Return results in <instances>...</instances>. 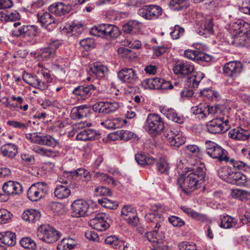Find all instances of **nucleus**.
Wrapping results in <instances>:
<instances>
[{"label": "nucleus", "mask_w": 250, "mask_h": 250, "mask_svg": "<svg viewBox=\"0 0 250 250\" xmlns=\"http://www.w3.org/2000/svg\"><path fill=\"white\" fill-rule=\"evenodd\" d=\"M206 151L210 157L217 160L219 162H227L229 160L227 151L213 142H206Z\"/></svg>", "instance_id": "obj_6"}, {"label": "nucleus", "mask_w": 250, "mask_h": 250, "mask_svg": "<svg viewBox=\"0 0 250 250\" xmlns=\"http://www.w3.org/2000/svg\"><path fill=\"white\" fill-rule=\"evenodd\" d=\"M250 24L243 21L238 20L230 25V30L233 31V34H240L241 33H247L249 31Z\"/></svg>", "instance_id": "obj_35"}, {"label": "nucleus", "mask_w": 250, "mask_h": 250, "mask_svg": "<svg viewBox=\"0 0 250 250\" xmlns=\"http://www.w3.org/2000/svg\"><path fill=\"white\" fill-rule=\"evenodd\" d=\"M38 21L42 26H47L51 24H57V21L49 12L38 13Z\"/></svg>", "instance_id": "obj_34"}, {"label": "nucleus", "mask_w": 250, "mask_h": 250, "mask_svg": "<svg viewBox=\"0 0 250 250\" xmlns=\"http://www.w3.org/2000/svg\"><path fill=\"white\" fill-rule=\"evenodd\" d=\"M160 111L167 119L176 123L182 124L185 121V118L183 116L178 115L173 109L163 107L161 109Z\"/></svg>", "instance_id": "obj_31"}, {"label": "nucleus", "mask_w": 250, "mask_h": 250, "mask_svg": "<svg viewBox=\"0 0 250 250\" xmlns=\"http://www.w3.org/2000/svg\"><path fill=\"white\" fill-rule=\"evenodd\" d=\"M72 215L76 217L88 215L89 204L83 199L75 200L71 205Z\"/></svg>", "instance_id": "obj_16"}, {"label": "nucleus", "mask_w": 250, "mask_h": 250, "mask_svg": "<svg viewBox=\"0 0 250 250\" xmlns=\"http://www.w3.org/2000/svg\"><path fill=\"white\" fill-rule=\"evenodd\" d=\"M184 1L185 0H170L169 2L170 6L174 10H181L183 7L181 4L184 3Z\"/></svg>", "instance_id": "obj_63"}, {"label": "nucleus", "mask_w": 250, "mask_h": 250, "mask_svg": "<svg viewBox=\"0 0 250 250\" xmlns=\"http://www.w3.org/2000/svg\"><path fill=\"white\" fill-rule=\"evenodd\" d=\"M204 77V74L198 73L192 75L189 79V82L192 87H197L201 80Z\"/></svg>", "instance_id": "obj_55"}, {"label": "nucleus", "mask_w": 250, "mask_h": 250, "mask_svg": "<svg viewBox=\"0 0 250 250\" xmlns=\"http://www.w3.org/2000/svg\"><path fill=\"white\" fill-rule=\"evenodd\" d=\"M52 45H49L46 47L42 48L39 53L41 58L46 60L53 58L55 53H54V47Z\"/></svg>", "instance_id": "obj_44"}, {"label": "nucleus", "mask_w": 250, "mask_h": 250, "mask_svg": "<svg viewBox=\"0 0 250 250\" xmlns=\"http://www.w3.org/2000/svg\"><path fill=\"white\" fill-rule=\"evenodd\" d=\"M243 71V64L240 61H230L225 63L223 71L224 75L232 80L237 77Z\"/></svg>", "instance_id": "obj_13"}, {"label": "nucleus", "mask_w": 250, "mask_h": 250, "mask_svg": "<svg viewBox=\"0 0 250 250\" xmlns=\"http://www.w3.org/2000/svg\"><path fill=\"white\" fill-rule=\"evenodd\" d=\"M206 169L203 166H194L189 173L180 176L177 183L185 193L189 194L201 187L205 181Z\"/></svg>", "instance_id": "obj_1"}, {"label": "nucleus", "mask_w": 250, "mask_h": 250, "mask_svg": "<svg viewBox=\"0 0 250 250\" xmlns=\"http://www.w3.org/2000/svg\"><path fill=\"white\" fill-rule=\"evenodd\" d=\"M41 212L36 209H27L24 211L22 214V218L29 222L35 223L39 221L41 218Z\"/></svg>", "instance_id": "obj_37"}, {"label": "nucleus", "mask_w": 250, "mask_h": 250, "mask_svg": "<svg viewBox=\"0 0 250 250\" xmlns=\"http://www.w3.org/2000/svg\"><path fill=\"white\" fill-rule=\"evenodd\" d=\"M0 241L9 246H13L16 243V235L10 231L1 232L0 233Z\"/></svg>", "instance_id": "obj_38"}, {"label": "nucleus", "mask_w": 250, "mask_h": 250, "mask_svg": "<svg viewBox=\"0 0 250 250\" xmlns=\"http://www.w3.org/2000/svg\"><path fill=\"white\" fill-rule=\"evenodd\" d=\"M232 171L231 168L229 167H225L218 171V175L220 178L228 183Z\"/></svg>", "instance_id": "obj_51"}, {"label": "nucleus", "mask_w": 250, "mask_h": 250, "mask_svg": "<svg viewBox=\"0 0 250 250\" xmlns=\"http://www.w3.org/2000/svg\"><path fill=\"white\" fill-rule=\"evenodd\" d=\"M81 46L86 51H88L95 47L94 40L92 38H87L80 42Z\"/></svg>", "instance_id": "obj_52"}, {"label": "nucleus", "mask_w": 250, "mask_h": 250, "mask_svg": "<svg viewBox=\"0 0 250 250\" xmlns=\"http://www.w3.org/2000/svg\"><path fill=\"white\" fill-rule=\"evenodd\" d=\"M117 75L119 79L124 83L134 84L138 81L137 72L132 68H123Z\"/></svg>", "instance_id": "obj_17"}, {"label": "nucleus", "mask_w": 250, "mask_h": 250, "mask_svg": "<svg viewBox=\"0 0 250 250\" xmlns=\"http://www.w3.org/2000/svg\"><path fill=\"white\" fill-rule=\"evenodd\" d=\"M213 25L212 19H208L201 23L197 32L200 36L207 38L213 34Z\"/></svg>", "instance_id": "obj_30"}, {"label": "nucleus", "mask_w": 250, "mask_h": 250, "mask_svg": "<svg viewBox=\"0 0 250 250\" xmlns=\"http://www.w3.org/2000/svg\"><path fill=\"white\" fill-rule=\"evenodd\" d=\"M176 74L188 75L194 70V66L190 62L184 61H178L173 67Z\"/></svg>", "instance_id": "obj_25"}, {"label": "nucleus", "mask_w": 250, "mask_h": 250, "mask_svg": "<svg viewBox=\"0 0 250 250\" xmlns=\"http://www.w3.org/2000/svg\"><path fill=\"white\" fill-rule=\"evenodd\" d=\"M168 221L174 227H182L185 225V223L180 218L172 216L168 218Z\"/></svg>", "instance_id": "obj_61"}, {"label": "nucleus", "mask_w": 250, "mask_h": 250, "mask_svg": "<svg viewBox=\"0 0 250 250\" xmlns=\"http://www.w3.org/2000/svg\"><path fill=\"white\" fill-rule=\"evenodd\" d=\"M63 177L66 178L67 180H64L62 178H59V182L62 184H67L69 181L71 179L75 180H82L83 181H89L91 180V176L89 172L84 168H78L74 171H65L63 173Z\"/></svg>", "instance_id": "obj_12"}, {"label": "nucleus", "mask_w": 250, "mask_h": 250, "mask_svg": "<svg viewBox=\"0 0 250 250\" xmlns=\"http://www.w3.org/2000/svg\"><path fill=\"white\" fill-rule=\"evenodd\" d=\"M13 215L5 209H0V224H4L9 222Z\"/></svg>", "instance_id": "obj_54"}, {"label": "nucleus", "mask_w": 250, "mask_h": 250, "mask_svg": "<svg viewBox=\"0 0 250 250\" xmlns=\"http://www.w3.org/2000/svg\"><path fill=\"white\" fill-rule=\"evenodd\" d=\"M98 202L103 207L110 209L116 208L118 207V204L116 202L106 198L99 199Z\"/></svg>", "instance_id": "obj_49"}, {"label": "nucleus", "mask_w": 250, "mask_h": 250, "mask_svg": "<svg viewBox=\"0 0 250 250\" xmlns=\"http://www.w3.org/2000/svg\"><path fill=\"white\" fill-rule=\"evenodd\" d=\"M121 140L128 141L136 136L132 132L128 130H121L117 132Z\"/></svg>", "instance_id": "obj_58"}, {"label": "nucleus", "mask_w": 250, "mask_h": 250, "mask_svg": "<svg viewBox=\"0 0 250 250\" xmlns=\"http://www.w3.org/2000/svg\"><path fill=\"white\" fill-rule=\"evenodd\" d=\"M54 195L59 199L68 198L71 194V191L68 186L63 185H57L54 190Z\"/></svg>", "instance_id": "obj_39"}, {"label": "nucleus", "mask_w": 250, "mask_h": 250, "mask_svg": "<svg viewBox=\"0 0 250 250\" xmlns=\"http://www.w3.org/2000/svg\"><path fill=\"white\" fill-rule=\"evenodd\" d=\"M228 183L238 186H245L247 183L246 176L241 172L232 171Z\"/></svg>", "instance_id": "obj_33"}, {"label": "nucleus", "mask_w": 250, "mask_h": 250, "mask_svg": "<svg viewBox=\"0 0 250 250\" xmlns=\"http://www.w3.org/2000/svg\"><path fill=\"white\" fill-rule=\"evenodd\" d=\"M117 52L122 58L130 59L134 55V52L125 47H119Z\"/></svg>", "instance_id": "obj_56"}, {"label": "nucleus", "mask_w": 250, "mask_h": 250, "mask_svg": "<svg viewBox=\"0 0 250 250\" xmlns=\"http://www.w3.org/2000/svg\"><path fill=\"white\" fill-rule=\"evenodd\" d=\"M2 190L7 195H14L22 192V187L18 182L9 181L4 183Z\"/></svg>", "instance_id": "obj_26"}, {"label": "nucleus", "mask_w": 250, "mask_h": 250, "mask_svg": "<svg viewBox=\"0 0 250 250\" xmlns=\"http://www.w3.org/2000/svg\"><path fill=\"white\" fill-rule=\"evenodd\" d=\"M163 208L161 207L155 208L150 210L145 215L146 220L147 222L152 223L151 227L154 226V229L146 233L147 240L151 242H161L165 240L164 233L160 229L164 217L161 214Z\"/></svg>", "instance_id": "obj_2"}, {"label": "nucleus", "mask_w": 250, "mask_h": 250, "mask_svg": "<svg viewBox=\"0 0 250 250\" xmlns=\"http://www.w3.org/2000/svg\"><path fill=\"white\" fill-rule=\"evenodd\" d=\"M138 27V25L136 21H130L123 25V30L126 33L133 34L137 31Z\"/></svg>", "instance_id": "obj_47"}, {"label": "nucleus", "mask_w": 250, "mask_h": 250, "mask_svg": "<svg viewBox=\"0 0 250 250\" xmlns=\"http://www.w3.org/2000/svg\"><path fill=\"white\" fill-rule=\"evenodd\" d=\"M221 223L220 226L224 229H230L236 227L237 220L229 215L220 217Z\"/></svg>", "instance_id": "obj_41"}, {"label": "nucleus", "mask_w": 250, "mask_h": 250, "mask_svg": "<svg viewBox=\"0 0 250 250\" xmlns=\"http://www.w3.org/2000/svg\"><path fill=\"white\" fill-rule=\"evenodd\" d=\"M92 35L106 39L116 38L120 34L119 28L113 24H102L93 27L91 30Z\"/></svg>", "instance_id": "obj_5"}, {"label": "nucleus", "mask_w": 250, "mask_h": 250, "mask_svg": "<svg viewBox=\"0 0 250 250\" xmlns=\"http://www.w3.org/2000/svg\"><path fill=\"white\" fill-rule=\"evenodd\" d=\"M97 178L99 180L104 182L108 184H111L113 186L117 185L116 181L113 178V177L109 176L106 174L97 172L96 174Z\"/></svg>", "instance_id": "obj_48"}, {"label": "nucleus", "mask_w": 250, "mask_h": 250, "mask_svg": "<svg viewBox=\"0 0 250 250\" xmlns=\"http://www.w3.org/2000/svg\"><path fill=\"white\" fill-rule=\"evenodd\" d=\"M94 193L97 196H108L111 195V190L108 188L103 186L95 188Z\"/></svg>", "instance_id": "obj_59"}, {"label": "nucleus", "mask_w": 250, "mask_h": 250, "mask_svg": "<svg viewBox=\"0 0 250 250\" xmlns=\"http://www.w3.org/2000/svg\"><path fill=\"white\" fill-rule=\"evenodd\" d=\"M121 216L131 226H136L138 224L139 220L136 210L131 206H124L122 209Z\"/></svg>", "instance_id": "obj_19"}, {"label": "nucleus", "mask_w": 250, "mask_h": 250, "mask_svg": "<svg viewBox=\"0 0 250 250\" xmlns=\"http://www.w3.org/2000/svg\"><path fill=\"white\" fill-rule=\"evenodd\" d=\"M236 169L246 171L249 168V166L244 162L240 161H236L234 159H229V161Z\"/></svg>", "instance_id": "obj_50"}, {"label": "nucleus", "mask_w": 250, "mask_h": 250, "mask_svg": "<svg viewBox=\"0 0 250 250\" xmlns=\"http://www.w3.org/2000/svg\"><path fill=\"white\" fill-rule=\"evenodd\" d=\"M161 78H154L145 80L142 85L145 89H159Z\"/></svg>", "instance_id": "obj_43"}, {"label": "nucleus", "mask_w": 250, "mask_h": 250, "mask_svg": "<svg viewBox=\"0 0 250 250\" xmlns=\"http://www.w3.org/2000/svg\"><path fill=\"white\" fill-rule=\"evenodd\" d=\"M184 32L185 30L183 27L176 25L174 26V30L170 32V35L173 39H178L184 35Z\"/></svg>", "instance_id": "obj_57"}, {"label": "nucleus", "mask_w": 250, "mask_h": 250, "mask_svg": "<svg viewBox=\"0 0 250 250\" xmlns=\"http://www.w3.org/2000/svg\"><path fill=\"white\" fill-rule=\"evenodd\" d=\"M37 236L40 240L51 244L56 242L61 233L49 226L42 225L38 229Z\"/></svg>", "instance_id": "obj_10"}, {"label": "nucleus", "mask_w": 250, "mask_h": 250, "mask_svg": "<svg viewBox=\"0 0 250 250\" xmlns=\"http://www.w3.org/2000/svg\"><path fill=\"white\" fill-rule=\"evenodd\" d=\"M88 114V108L86 105H81L72 108L71 116L73 119H81L85 117Z\"/></svg>", "instance_id": "obj_36"}, {"label": "nucleus", "mask_w": 250, "mask_h": 250, "mask_svg": "<svg viewBox=\"0 0 250 250\" xmlns=\"http://www.w3.org/2000/svg\"><path fill=\"white\" fill-rule=\"evenodd\" d=\"M200 94L201 95L205 96L208 100L211 101L217 99L219 96V94L217 92L212 90L209 88L201 90Z\"/></svg>", "instance_id": "obj_53"}, {"label": "nucleus", "mask_w": 250, "mask_h": 250, "mask_svg": "<svg viewBox=\"0 0 250 250\" xmlns=\"http://www.w3.org/2000/svg\"><path fill=\"white\" fill-rule=\"evenodd\" d=\"M228 42L236 47L250 48V32L233 34L228 39Z\"/></svg>", "instance_id": "obj_15"}, {"label": "nucleus", "mask_w": 250, "mask_h": 250, "mask_svg": "<svg viewBox=\"0 0 250 250\" xmlns=\"http://www.w3.org/2000/svg\"><path fill=\"white\" fill-rule=\"evenodd\" d=\"M164 123L160 115L149 113L146 123V129L152 136H156L161 133L164 128Z\"/></svg>", "instance_id": "obj_8"}, {"label": "nucleus", "mask_w": 250, "mask_h": 250, "mask_svg": "<svg viewBox=\"0 0 250 250\" xmlns=\"http://www.w3.org/2000/svg\"><path fill=\"white\" fill-rule=\"evenodd\" d=\"M22 80L27 84L41 90H44L48 88V84L41 80L36 75L24 73L22 75Z\"/></svg>", "instance_id": "obj_21"}, {"label": "nucleus", "mask_w": 250, "mask_h": 250, "mask_svg": "<svg viewBox=\"0 0 250 250\" xmlns=\"http://www.w3.org/2000/svg\"><path fill=\"white\" fill-rule=\"evenodd\" d=\"M76 244V241L71 238H63L58 244V250H71L73 249Z\"/></svg>", "instance_id": "obj_42"}, {"label": "nucleus", "mask_w": 250, "mask_h": 250, "mask_svg": "<svg viewBox=\"0 0 250 250\" xmlns=\"http://www.w3.org/2000/svg\"><path fill=\"white\" fill-rule=\"evenodd\" d=\"M71 9V5L58 2L50 5L48 10L50 12L57 16H62L68 13Z\"/></svg>", "instance_id": "obj_28"}, {"label": "nucleus", "mask_w": 250, "mask_h": 250, "mask_svg": "<svg viewBox=\"0 0 250 250\" xmlns=\"http://www.w3.org/2000/svg\"><path fill=\"white\" fill-rule=\"evenodd\" d=\"M107 72V67L99 63H95L90 67L89 70V73H91L99 79L104 78Z\"/></svg>", "instance_id": "obj_32"}, {"label": "nucleus", "mask_w": 250, "mask_h": 250, "mask_svg": "<svg viewBox=\"0 0 250 250\" xmlns=\"http://www.w3.org/2000/svg\"><path fill=\"white\" fill-rule=\"evenodd\" d=\"M106 244L110 245L112 248L119 250H128L129 245L128 243L120 240L115 235L107 237L104 240Z\"/></svg>", "instance_id": "obj_27"}, {"label": "nucleus", "mask_w": 250, "mask_h": 250, "mask_svg": "<svg viewBox=\"0 0 250 250\" xmlns=\"http://www.w3.org/2000/svg\"><path fill=\"white\" fill-rule=\"evenodd\" d=\"M191 112L197 116V118L201 119L205 118V104H199L192 107Z\"/></svg>", "instance_id": "obj_46"}, {"label": "nucleus", "mask_w": 250, "mask_h": 250, "mask_svg": "<svg viewBox=\"0 0 250 250\" xmlns=\"http://www.w3.org/2000/svg\"><path fill=\"white\" fill-rule=\"evenodd\" d=\"M171 146L178 147L186 142V138L181 131L175 129L167 130L164 134Z\"/></svg>", "instance_id": "obj_14"}, {"label": "nucleus", "mask_w": 250, "mask_h": 250, "mask_svg": "<svg viewBox=\"0 0 250 250\" xmlns=\"http://www.w3.org/2000/svg\"><path fill=\"white\" fill-rule=\"evenodd\" d=\"M229 138L237 141H246L250 138V129H246L236 127L230 129L228 132Z\"/></svg>", "instance_id": "obj_24"}, {"label": "nucleus", "mask_w": 250, "mask_h": 250, "mask_svg": "<svg viewBox=\"0 0 250 250\" xmlns=\"http://www.w3.org/2000/svg\"><path fill=\"white\" fill-rule=\"evenodd\" d=\"M48 187L44 182L32 184L27 191V196L31 201L35 202L44 198L48 193Z\"/></svg>", "instance_id": "obj_11"}, {"label": "nucleus", "mask_w": 250, "mask_h": 250, "mask_svg": "<svg viewBox=\"0 0 250 250\" xmlns=\"http://www.w3.org/2000/svg\"><path fill=\"white\" fill-rule=\"evenodd\" d=\"M167 50V48L164 45L154 46L152 47V50L154 54L159 57L164 54Z\"/></svg>", "instance_id": "obj_62"}, {"label": "nucleus", "mask_w": 250, "mask_h": 250, "mask_svg": "<svg viewBox=\"0 0 250 250\" xmlns=\"http://www.w3.org/2000/svg\"><path fill=\"white\" fill-rule=\"evenodd\" d=\"M0 152L3 157L13 159L18 153V147L15 144L7 143L0 147Z\"/></svg>", "instance_id": "obj_29"}, {"label": "nucleus", "mask_w": 250, "mask_h": 250, "mask_svg": "<svg viewBox=\"0 0 250 250\" xmlns=\"http://www.w3.org/2000/svg\"><path fill=\"white\" fill-rule=\"evenodd\" d=\"M30 139L34 143L55 147L58 144V142L50 135L41 136L37 132L29 134Z\"/></svg>", "instance_id": "obj_20"}, {"label": "nucleus", "mask_w": 250, "mask_h": 250, "mask_svg": "<svg viewBox=\"0 0 250 250\" xmlns=\"http://www.w3.org/2000/svg\"><path fill=\"white\" fill-rule=\"evenodd\" d=\"M135 160L138 164L142 166H151L156 164L158 171L161 173L167 174L169 171V165L165 159H154L153 157L138 153L135 155Z\"/></svg>", "instance_id": "obj_4"}, {"label": "nucleus", "mask_w": 250, "mask_h": 250, "mask_svg": "<svg viewBox=\"0 0 250 250\" xmlns=\"http://www.w3.org/2000/svg\"><path fill=\"white\" fill-rule=\"evenodd\" d=\"M20 243L22 247L28 250H34L37 248L36 243L29 237L22 238Z\"/></svg>", "instance_id": "obj_45"}, {"label": "nucleus", "mask_w": 250, "mask_h": 250, "mask_svg": "<svg viewBox=\"0 0 250 250\" xmlns=\"http://www.w3.org/2000/svg\"><path fill=\"white\" fill-rule=\"evenodd\" d=\"M96 90V87L93 84L83 85L75 87L72 93L78 99L85 100L91 96Z\"/></svg>", "instance_id": "obj_22"}, {"label": "nucleus", "mask_w": 250, "mask_h": 250, "mask_svg": "<svg viewBox=\"0 0 250 250\" xmlns=\"http://www.w3.org/2000/svg\"><path fill=\"white\" fill-rule=\"evenodd\" d=\"M228 116L220 117L212 119L207 125L208 131L211 134H220L227 131L230 127Z\"/></svg>", "instance_id": "obj_9"}, {"label": "nucleus", "mask_w": 250, "mask_h": 250, "mask_svg": "<svg viewBox=\"0 0 250 250\" xmlns=\"http://www.w3.org/2000/svg\"><path fill=\"white\" fill-rule=\"evenodd\" d=\"M182 210L192 219L200 222H204L207 219L206 216L186 206L181 207Z\"/></svg>", "instance_id": "obj_40"}, {"label": "nucleus", "mask_w": 250, "mask_h": 250, "mask_svg": "<svg viewBox=\"0 0 250 250\" xmlns=\"http://www.w3.org/2000/svg\"><path fill=\"white\" fill-rule=\"evenodd\" d=\"M104 214H97L94 218L91 219L89 222V225L93 229L99 231L106 230L109 225L105 220Z\"/></svg>", "instance_id": "obj_23"}, {"label": "nucleus", "mask_w": 250, "mask_h": 250, "mask_svg": "<svg viewBox=\"0 0 250 250\" xmlns=\"http://www.w3.org/2000/svg\"><path fill=\"white\" fill-rule=\"evenodd\" d=\"M119 107L117 102H99L93 104V110L95 112L104 114H111L116 111Z\"/></svg>", "instance_id": "obj_18"}, {"label": "nucleus", "mask_w": 250, "mask_h": 250, "mask_svg": "<svg viewBox=\"0 0 250 250\" xmlns=\"http://www.w3.org/2000/svg\"><path fill=\"white\" fill-rule=\"evenodd\" d=\"M147 0H137L136 5L140 7L138 10V15L147 20H154L161 16L163 13L162 8L159 5L146 4Z\"/></svg>", "instance_id": "obj_3"}, {"label": "nucleus", "mask_w": 250, "mask_h": 250, "mask_svg": "<svg viewBox=\"0 0 250 250\" xmlns=\"http://www.w3.org/2000/svg\"><path fill=\"white\" fill-rule=\"evenodd\" d=\"M247 192L245 190L239 189H235L232 190L231 196L233 198L243 200L247 197Z\"/></svg>", "instance_id": "obj_60"}, {"label": "nucleus", "mask_w": 250, "mask_h": 250, "mask_svg": "<svg viewBox=\"0 0 250 250\" xmlns=\"http://www.w3.org/2000/svg\"><path fill=\"white\" fill-rule=\"evenodd\" d=\"M7 124L9 126L22 130L27 128V125L25 124L17 121H8Z\"/></svg>", "instance_id": "obj_64"}, {"label": "nucleus", "mask_w": 250, "mask_h": 250, "mask_svg": "<svg viewBox=\"0 0 250 250\" xmlns=\"http://www.w3.org/2000/svg\"><path fill=\"white\" fill-rule=\"evenodd\" d=\"M15 29L12 31L13 35L17 37H21L29 41L36 36L39 32L37 26L21 24L20 22L14 23Z\"/></svg>", "instance_id": "obj_7"}]
</instances>
